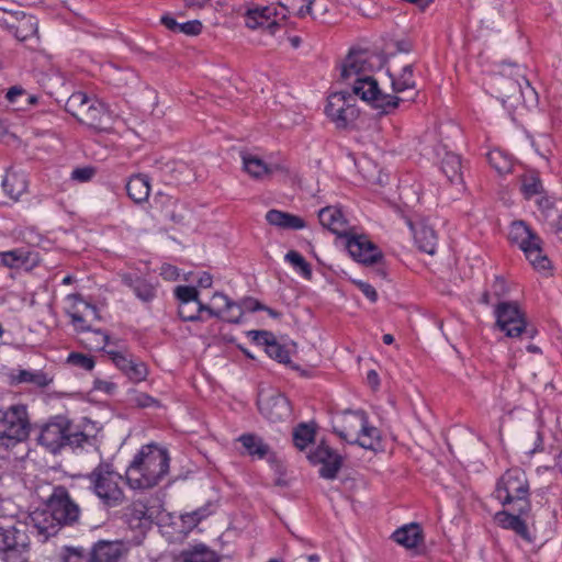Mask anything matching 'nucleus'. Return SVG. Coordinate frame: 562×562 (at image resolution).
I'll use <instances>...</instances> for the list:
<instances>
[{
  "instance_id": "1",
  "label": "nucleus",
  "mask_w": 562,
  "mask_h": 562,
  "mask_svg": "<svg viewBox=\"0 0 562 562\" xmlns=\"http://www.w3.org/2000/svg\"><path fill=\"white\" fill-rule=\"evenodd\" d=\"M372 70L373 65L367 52L351 50L342 63L340 76L352 86L353 94L381 110L382 114H389L397 108L401 99L382 93L376 80L371 76Z\"/></svg>"
},
{
  "instance_id": "2",
  "label": "nucleus",
  "mask_w": 562,
  "mask_h": 562,
  "mask_svg": "<svg viewBox=\"0 0 562 562\" xmlns=\"http://www.w3.org/2000/svg\"><path fill=\"white\" fill-rule=\"evenodd\" d=\"M169 460L166 449L156 445L142 447L125 471L126 483L134 490L154 487L168 473Z\"/></svg>"
},
{
  "instance_id": "3",
  "label": "nucleus",
  "mask_w": 562,
  "mask_h": 562,
  "mask_svg": "<svg viewBox=\"0 0 562 562\" xmlns=\"http://www.w3.org/2000/svg\"><path fill=\"white\" fill-rule=\"evenodd\" d=\"M93 438L81 431H75L72 423L65 416H55L42 426L37 441L52 453L59 452L65 447L82 448L91 443Z\"/></svg>"
},
{
  "instance_id": "4",
  "label": "nucleus",
  "mask_w": 562,
  "mask_h": 562,
  "mask_svg": "<svg viewBox=\"0 0 562 562\" xmlns=\"http://www.w3.org/2000/svg\"><path fill=\"white\" fill-rule=\"evenodd\" d=\"M494 496L499 503L517 513H530L529 484L525 471L507 470L497 481Z\"/></svg>"
},
{
  "instance_id": "5",
  "label": "nucleus",
  "mask_w": 562,
  "mask_h": 562,
  "mask_svg": "<svg viewBox=\"0 0 562 562\" xmlns=\"http://www.w3.org/2000/svg\"><path fill=\"white\" fill-rule=\"evenodd\" d=\"M90 490L106 507H117L125 501L123 476L108 462L99 463L87 476Z\"/></svg>"
},
{
  "instance_id": "6",
  "label": "nucleus",
  "mask_w": 562,
  "mask_h": 562,
  "mask_svg": "<svg viewBox=\"0 0 562 562\" xmlns=\"http://www.w3.org/2000/svg\"><path fill=\"white\" fill-rule=\"evenodd\" d=\"M31 432L27 406L12 404L0 407V447L12 448L25 441Z\"/></svg>"
},
{
  "instance_id": "7",
  "label": "nucleus",
  "mask_w": 562,
  "mask_h": 562,
  "mask_svg": "<svg viewBox=\"0 0 562 562\" xmlns=\"http://www.w3.org/2000/svg\"><path fill=\"white\" fill-rule=\"evenodd\" d=\"M27 525L14 516H0V552L4 562H21L29 546Z\"/></svg>"
},
{
  "instance_id": "8",
  "label": "nucleus",
  "mask_w": 562,
  "mask_h": 562,
  "mask_svg": "<svg viewBox=\"0 0 562 562\" xmlns=\"http://www.w3.org/2000/svg\"><path fill=\"white\" fill-rule=\"evenodd\" d=\"M508 238L517 244L526 258L537 270H548L551 267L549 258L543 254L542 240L522 221L513 222Z\"/></svg>"
},
{
  "instance_id": "9",
  "label": "nucleus",
  "mask_w": 562,
  "mask_h": 562,
  "mask_svg": "<svg viewBox=\"0 0 562 562\" xmlns=\"http://www.w3.org/2000/svg\"><path fill=\"white\" fill-rule=\"evenodd\" d=\"M494 315L496 327L507 337L517 338L524 334L529 338L535 336L536 330L528 326L525 313L517 302L504 301L497 303Z\"/></svg>"
},
{
  "instance_id": "10",
  "label": "nucleus",
  "mask_w": 562,
  "mask_h": 562,
  "mask_svg": "<svg viewBox=\"0 0 562 562\" xmlns=\"http://www.w3.org/2000/svg\"><path fill=\"white\" fill-rule=\"evenodd\" d=\"M65 109L80 123L92 127L102 128L105 106L95 98L88 97L82 91L74 92L66 101Z\"/></svg>"
},
{
  "instance_id": "11",
  "label": "nucleus",
  "mask_w": 562,
  "mask_h": 562,
  "mask_svg": "<svg viewBox=\"0 0 562 562\" xmlns=\"http://www.w3.org/2000/svg\"><path fill=\"white\" fill-rule=\"evenodd\" d=\"M325 114L336 128L346 130L353 126L360 111L356 106L355 98L346 92L331 93L327 99Z\"/></svg>"
},
{
  "instance_id": "12",
  "label": "nucleus",
  "mask_w": 562,
  "mask_h": 562,
  "mask_svg": "<svg viewBox=\"0 0 562 562\" xmlns=\"http://www.w3.org/2000/svg\"><path fill=\"white\" fill-rule=\"evenodd\" d=\"M160 508L156 499L138 498L124 509V519L131 529H145L158 518Z\"/></svg>"
},
{
  "instance_id": "13",
  "label": "nucleus",
  "mask_w": 562,
  "mask_h": 562,
  "mask_svg": "<svg viewBox=\"0 0 562 562\" xmlns=\"http://www.w3.org/2000/svg\"><path fill=\"white\" fill-rule=\"evenodd\" d=\"M46 504L52 509L61 526H71L78 521L80 516L79 506L71 499L64 486H56L49 495Z\"/></svg>"
},
{
  "instance_id": "14",
  "label": "nucleus",
  "mask_w": 562,
  "mask_h": 562,
  "mask_svg": "<svg viewBox=\"0 0 562 562\" xmlns=\"http://www.w3.org/2000/svg\"><path fill=\"white\" fill-rule=\"evenodd\" d=\"M346 248L349 255L358 262L363 265H374L382 260L383 254L379 247L372 243L366 235L345 236Z\"/></svg>"
},
{
  "instance_id": "15",
  "label": "nucleus",
  "mask_w": 562,
  "mask_h": 562,
  "mask_svg": "<svg viewBox=\"0 0 562 562\" xmlns=\"http://www.w3.org/2000/svg\"><path fill=\"white\" fill-rule=\"evenodd\" d=\"M258 407L260 413L273 423L289 419L292 413L289 400L278 392L270 395L260 394Z\"/></svg>"
},
{
  "instance_id": "16",
  "label": "nucleus",
  "mask_w": 562,
  "mask_h": 562,
  "mask_svg": "<svg viewBox=\"0 0 562 562\" xmlns=\"http://www.w3.org/2000/svg\"><path fill=\"white\" fill-rule=\"evenodd\" d=\"M308 459L313 463L322 464L319 475L327 480H334L342 465L341 456L325 443L318 445L311 451Z\"/></svg>"
},
{
  "instance_id": "17",
  "label": "nucleus",
  "mask_w": 562,
  "mask_h": 562,
  "mask_svg": "<svg viewBox=\"0 0 562 562\" xmlns=\"http://www.w3.org/2000/svg\"><path fill=\"white\" fill-rule=\"evenodd\" d=\"M281 11L274 5L249 9L246 12V26L249 29L266 27L274 34L280 25Z\"/></svg>"
},
{
  "instance_id": "18",
  "label": "nucleus",
  "mask_w": 562,
  "mask_h": 562,
  "mask_svg": "<svg viewBox=\"0 0 562 562\" xmlns=\"http://www.w3.org/2000/svg\"><path fill=\"white\" fill-rule=\"evenodd\" d=\"M30 524L37 531L38 536L43 537L44 541L57 535L63 527L60 520L56 518L47 504H45L44 508L36 509L30 514Z\"/></svg>"
},
{
  "instance_id": "19",
  "label": "nucleus",
  "mask_w": 562,
  "mask_h": 562,
  "mask_svg": "<svg viewBox=\"0 0 562 562\" xmlns=\"http://www.w3.org/2000/svg\"><path fill=\"white\" fill-rule=\"evenodd\" d=\"M508 74H512V70L508 71ZM506 75L507 70L504 69L503 74L496 78V85L501 99H510L516 94H520L522 98H525L526 92H535V90L530 87L529 81L524 75L519 74V71H516L517 77L514 79L507 77Z\"/></svg>"
},
{
  "instance_id": "20",
  "label": "nucleus",
  "mask_w": 562,
  "mask_h": 562,
  "mask_svg": "<svg viewBox=\"0 0 562 562\" xmlns=\"http://www.w3.org/2000/svg\"><path fill=\"white\" fill-rule=\"evenodd\" d=\"M528 515L529 513H517L507 507V509L496 513L494 519L502 528L510 529L527 542H531L532 539L525 519Z\"/></svg>"
},
{
  "instance_id": "21",
  "label": "nucleus",
  "mask_w": 562,
  "mask_h": 562,
  "mask_svg": "<svg viewBox=\"0 0 562 562\" xmlns=\"http://www.w3.org/2000/svg\"><path fill=\"white\" fill-rule=\"evenodd\" d=\"M367 416L363 411L345 412L341 425L335 426L334 430L340 438L350 443L361 431L366 424Z\"/></svg>"
},
{
  "instance_id": "22",
  "label": "nucleus",
  "mask_w": 562,
  "mask_h": 562,
  "mask_svg": "<svg viewBox=\"0 0 562 562\" xmlns=\"http://www.w3.org/2000/svg\"><path fill=\"white\" fill-rule=\"evenodd\" d=\"M318 220L321 225L338 236H347L348 223L340 209L326 206L319 210Z\"/></svg>"
},
{
  "instance_id": "23",
  "label": "nucleus",
  "mask_w": 562,
  "mask_h": 562,
  "mask_svg": "<svg viewBox=\"0 0 562 562\" xmlns=\"http://www.w3.org/2000/svg\"><path fill=\"white\" fill-rule=\"evenodd\" d=\"M175 562H220V555L203 543L182 550Z\"/></svg>"
},
{
  "instance_id": "24",
  "label": "nucleus",
  "mask_w": 562,
  "mask_h": 562,
  "mask_svg": "<svg viewBox=\"0 0 562 562\" xmlns=\"http://www.w3.org/2000/svg\"><path fill=\"white\" fill-rule=\"evenodd\" d=\"M123 555L121 542L100 541L91 552V562H120Z\"/></svg>"
},
{
  "instance_id": "25",
  "label": "nucleus",
  "mask_w": 562,
  "mask_h": 562,
  "mask_svg": "<svg viewBox=\"0 0 562 562\" xmlns=\"http://www.w3.org/2000/svg\"><path fill=\"white\" fill-rule=\"evenodd\" d=\"M408 225L414 233L417 247L428 255H434L437 247V235L434 228L425 224L416 227L412 222H408Z\"/></svg>"
},
{
  "instance_id": "26",
  "label": "nucleus",
  "mask_w": 562,
  "mask_h": 562,
  "mask_svg": "<svg viewBox=\"0 0 562 562\" xmlns=\"http://www.w3.org/2000/svg\"><path fill=\"white\" fill-rule=\"evenodd\" d=\"M266 220L270 225L284 229H302L306 226L302 217L279 210L268 211Z\"/></svg>"
},
{
  "instance_id": "27",
  "label": "nucleus",
  "mask_w": 562,
  "mask_h": 562,
  "mask_svg": "<svg viewBox=\"0 0 562 562\" xmlns=\"http://www.w3.org/2000/svg\"><path fill=\"white\" fill-rule=\"evenodd\" d=\"M4 193L13 200H18L27 189V181L23 173L8 170L2 179Z\"/></svg>"
},
{
  "instance_id": "28",
  "label": "nucleus",
  "mask_w": 562,
  "mask_h": 562,
  "mask_svg": "<svg viewBox=\"0 0 562 562\" xmlns=\"http://www.w3.org/2000/svg\"><path fill=\"white\" fill-rule=\"evenodd\" d=\"M10 32L20 42H25L37 35V20L33 15L23 14L15 24L9 25Z\"/></svg>"
},
{
  "instance_id": "29",
  "label": "nucleus",
  "mask_w": 562,
  "mask_h": 562,
  "mask_svg": "<svg viewBox=\"0 0 562 562\" xmlns=\"http://www.w3.org/2000/svg\"><path fill=\"white\" fill-rule=\"evenodd\" d=\"M122 282L131 288L135 295L144 302L151 301L156 295L154 285L137 276L131 273L122 274Z\"/></svg>"
},
{
  "instance_id": "30",
  "label": "nucleus",
  "mask_w": 562,
  "mask_h": 562,
  "mask_svg": "<svg viewBox=\"0 0 562 562\" xmlns=\"http://www.w3.org/2000/svg\"><path fill=\"white\" fill-rule=\"evenodd\" d=\"M215 311L220 312V316L223 312H227L225 319L229 323H239L243 316L241 307L236 302L232 301L227 295L216 292L212 297Z\"/></svg>"
},
{
  "instance_id": "31",
  "label": "nucleus",
  "mask_w": 562,
  "mask_h": 562,
  "mask_svg": "<svg viewBox=\"0 0 562 562\" xmlns=\"http://www.w3.org/2000/svg\"><path fill=\"white\" fill-rule=\"evenodd\" d=\"M128 196L136 203L145 202L150 192L149 179L145 175H136L130 178L126 183Z\"/></svg>"
},
{
  "instance_id": "32",
  "label": "nucleus",
  "mask_w": 562,
  "mask_h": 562,
  "mask_svg": "<svg viewBox=\"0 0 562 562\" xmlns=\"http://www.w3.org/2000/svg\"><path fill=\"white\" fill-rule=\"evenodd\" d=\"M392 538L395 542L407 549L416 548L423 540L422 530L416 524L398 528L393 532Z\"/></svg>"
},
{
  "instance_id": "33",
  "label": "nucleus",
  "mask_w": 562,
  "mask_h": 562,
  "mask_svg": "<svg viewBox=\"0 0 562 562\" xmlns=\"http://www.w3.org/2000/svg\"><path fill=\"white\" fill-rule=\"evenodd\" d=\"M460 156L447 151L441 159V170L451 183H463Z\"/></svg>"
},
{
  "instance_id": "34",
  "label": "nucleus",
  "mask_w": 562,
  "mask_h": 562,
  "mask_svg": "<svg viewBox=\"0 0 562 562\" xmlns=\"http://www.w3.org/2000/svg\"><path fill=\"white\" fill-rule=\"evenodd\" d=\"M244 170L252 178L262 179L273 172V168L269 167L263 160L255 155L241 153Z\"/></svg>"
},
{
  "instance_id": "35",
  "label": "nucleus",
  "mask_w": 562,
  "mask_h": 562,
  "mask_svg": "<svg viewBox=\"0 0 562 562\" xmlns=\"http://www.w3.org/2000/svg\"><path fill=\"white\" fill-rule=\"evenodd\" d=\"M312 4L311 0H279L281 19L284 20L290 14L305 18L312 13Z\"/></svg>"
},
{
  "instance_id": "36",
  "label": "nucleus",
  "mask_w": 562,
  "mask_h": 562,
  "mask_svg": "<svg viewBox=\"0 0 562 562\" xmlns=\"http://www.w3.org/2000/svg\"><path fill=\"white\" fill-rule=\"evenodd\" d=\"M381 435L380 430L373 426H370L368 418L362 427L361 431L350 443H358L360 447L368 450H376L380 446Z\"/></svg>"
},
{
  "instance_id": "37",
  "label": "nucleus",
  "mask_w": 562,
  "mask_h": 562,
  "mask_svg": "<svg viewBox=\"0 0 562 562\" xmlns=\"http://www.w3.org/2000/svg\"><path fill=\"white\" fill-rule=\"evenodd\" d=\"M207 312L211 317H220V312L206 304H179L178 314L186 322L200 319L201 312Z\"/></svg>"
},
{
  "instance_id": "38",
  "label": "nucleus",
  "mask_w": 562,
  "mask_h": 562,
  "mask_svg": "<svg viewBox=\"0 0 562 562\" xmlns=\"http://www.w3.org/2000/svg\"><path fill=\"white\" fill-rule=\"evenodd\" d=\"M12 381L14 383H31L38 387H45L53 382V379L49 378L45 372L40 370H19L16 374L12 375Z\"/></svg>"
},
{
  "instance_id": "39",
  "label": "nucleus",
  "mask_w": 562,
  "mask_h": 562,
  "mask_svg": "<svg viewBox=\"0 0 562 562\" xmlns=\"http://www.w3.org/2000/svg\"><path fill=\"white\" fill-rule=\"evenodd\" d=\"M239 441L246 449L248 454L257 457L259 459L265 458L269 453V446L262 441L261 438L255 435H243L239 437Z\"/></svg>"
},
{
  "instance_id": "40",
  "label": "nucleus",
  "mask_w": 562,
  "mask_h": 562,
  "mask_svg": "<svg viewBox=\"0 0 562 562\" xmlns=\"http://www.w3.org/2000/svg\"><path fill=\"white\" fill-rule=\"evenodd\" d=\"M390 77L392 80V87L395 92H403L407 89L415 88V80L413 78V66L405 65L402 68L401 74L395 75L389 69Z\"/></svg>"
},
{
  "instance_id": "41",
  "label": "nucleus",
  "mask_w": 562,
  "mask_h": 562,
  "mask_svg": "<svg viewBox=\"0 0 562 562\" xmlns=\"http://www.w3.org/2000/svg\"><path fill=\"white\" fill-rule=\"evenodd\" d=\"M67 315L71 319V324L74 325L77 331L89 333L91 327L89 325V315H86L82 307L75 303L71 310L67 311Z\"/></svg>"
},
{
  "instance_id": "42",
  "label": "nucleus",
  "mask_w": 562,
  "mask_h": 562,
  "mask_svg": "<svg viewBox=\"0 0 562 562\" xmlns=\"http://www.w3.org/2000/svg\"><path fill=\"white\" fill-rule=\"evenodd\" d=\"M27 261V254L22 249H14L0 252V266L7 268H19Z\"/></svg>"
},
{
  "instance_id": "43",
  "label": "nucleus",
  "mask_w": 562,
  "mask_h": 562,
  "mask_svg": "<svg viewBox=\"0 0 562 562\" xmlns=\"http://www.w3.org/2000/svg\"><path fill=\"white\" fill-rule=\"evenodd\" d=\"M490 165L501 175L512 170V160L501 150H492L487 154Z\"/></svg>"
},
{
  "instance_id": "44",
  "label": "nucleus",
  "mask_w": 562,
  "mask_h": 562,
  "mask_svg": "<svg viewBox=\"0 0 562 562\" xmlns=\"http://www.w3.org/2000/svg\"><path fill=\"white\" fill-rule=\"evenodd\" d=\"M175 295L179 304H203L199 299V291L194 286L178 285L175 289Z\"/></svg>"
},
{
  "instance_id": "45",
  "label": "nucleus",
  "mask_w": 562,
  "mask_h": 562,
  "mask_svg": "<svg viewBox=\"0 0 562 562\" xmlns=\"http://www.w3.org/2000/svg\"><path fill=\"white\" fill-rule=\"evenodd\" d=\"M314 439V430L305 424L299 425L293 432V442L300 450L305 449Z\"/></svg>"
},
{
  "instance_id": "46",
  "label": "nucleus",
  "mask_w": 562,
  "mask_h": 562,
  "mask_svg": "<svg viewBox=\"0 0 562 562\" xmlns=\"http://www.w3.org/2000/svg\"><path fill=\"white\" fill-rule=\"evenodd\" d=\"M285 260L291 263L293 268L296 269L304 278L310 279L312 277L311 267L300 252L290 250L285 255Z\"/></svg>"
},
{
  "instance_id": "47",
  "label": "nucleus",
  "mask_w": 562,
  "mask_h": 562,
  "mask_svg": "<svg viewBox=\"0 0 562 562\" xmlns=\"http://www.w3.org/2000/svg\"><path fill=\"white\" fill-rule=\"evenodd\" d=\"M106 353L110 356L113 363L125 374L127 371V368L131 367L133 361L135 360L132 355L115 350V349H108Z\"/></svg>"
},
{
  "instance_id": "48",
  "label": "nucleus",
  "mask_w": 562,
  "mask_h": 562,
  "mask_svg": "<svg viewBox=\"0 0 562 562\" xmlns=\"http://www.w3.org/2000/svg\"><path fill=\"white\" fill-rule=\"evenodd\" d=\"M88 337L85 339L87 346L91 349L104 350L109 345L110 337L102 330H90Z\"/></svg>"
},
{
  "instance_id": "49",
  "label": "nucleus",
  "mask_w": 562,
  "mask_h": 562,
  "mask_svg": "<svg viewBox=\"0 0 562 562\" xmlns=\"http://www.w3.org/2000/svg\"><path fill=\"white\" fill-rule=\"evenodd\" d=\"M148 374L147 366L139 360H134L127 368L125 375L133 382L138 383L146 379Z\"/></svg>"
},
{
  "instance_id": "50",
  "label": "nucleus",
  "mask_w": 562,
  "mask_h": 562,
  "mask_svg": "<svg viewBox=\"0 0 562 562\" xmlns=\"http://www.w3.org/2000/svg\"><path fill=\"white\" fill-rule=\"evenodd\" d=\"M541 181L536 176H525L521 180V191L527 199L540 193Z\"/></svg>"
},
{
  "instance_id": "51",
  "label": "nucleus",
  "mask_w": 562,
  "mask_h": 562,
  "mask_svg": "<svg viewBox=\"0 0 562 562\" xmlns=\"http://www.w3.org/2000/svg\"><path fill=\"white\" fill-rule=\"evenodd\" d=\"M67 362L86 371L92 370L95 364L92 357L79 352H71L67 358Z\"/></svg>"
},
{
  "instance_id": "52",
  "label": "nucleus",
  "mask_w": 562,
  "mask_h": 562,
  "mask_svg": "<svg viewBox=\"0 0 562 562\" xmlns=\"http://www.w3.org/2000/svg\"><path fill=\"white\" fill-rule=\"evenodd\" d=\"M266 351L270 358L276 359L281 363L290 362L289 350L276 340L272 344H268Z\"/></svg>"
},
{
  "instance_id": "53",
  "label": "nucleus",
  "mask_w": 562,
  "mask_h": 562,
  "mask_svg": "<svg viewBox=\"0 0 562 562\" xmlns=\"http://www.w3.org/2000/svg\"><path fill=\"white\" fill-rule=\"evenodd\" d=\"M67 299L69 301H72L74 303H78L82 307L85 314L89 315V322L90 323L92 321H99L100 319V314H99L98 308L94 305L83 301V299L81 297L80 294H70V295L67 296Z\"/></svg>"
},
{
  "instance_id": "54",
  "label": "nucleus",
  "mask_w": 562,
  "mask_h": 562,
  "mask_svg": "<svg viewBox=\"0 0 562 562\" xmlns=\"http://www.w3.org/2000/svg\"><path fill=\"white\" fill-rule=\"evenodd\" d=\"M205 516L206 514L204 509H198L181 515V521L183 524L182 531H189L193 529Z\"/></svg>"
},
{
  "instance_id": "55",
  "label": "nucleus",
  "mask_w": 562,
  "mask_h": 562,
  "mask_svg": "<svg viewBox=\"0 0 562 562\" xmlns=\"http://www.w3.org/2000/svg\"><path fill=\"white\" fill-rule=\"evenodd\" d=\"M202 31V23L199 20H192L184 23H178L177 33H183L186 35H199Z\"/></svg>"
},
{
  "instance_id": "56",
  "label": "nucleus",
  "mask_w": 562,
  "mask_h": 562,
  "mask_svg": "<svg viewBox=\"0 0 562 562\" xmlns=\"http://www.w3.org/2000/svg\"><path fill=\"white\" fill-rule=\"evenodd\" d=\"M132 402L137 407L146 408L159 406V402L146 393H137L133 396Z\"/></svg>"
},
{
  "instance_id": "57",
  "label": "nucleus",
  "mask_w": 562,
  "mask_h": 562,
  "mask_svg": "<svg viewBox=\"0 0 562 562\" xmlns=\"http://www.w3.org/2000/svg\"><path fill=\"white\" fill-rule=\"evenodd\" d=\"M248 336L258 344L265 345L266 349L268 348V344H272L276 339L270 331L267 330H249Z\"/></svg>"
},
{
  "instance_id": "58",
  "label": "nucleus",
  "mask_w": 562,
  "mask_h": 562,
  "mask_svg": "<svg viewBox=\"0 0 562 562\" xmlns=\"http://www.w3.org/2000/svg\"><path fill=\"white\" fill-rule=\"evenodd\" d=\"M94 173H95V170L92 167L76 168L71 172V179L79 181V182H87L92 179Z\"/></svg>"
},
{
  "instance_id": "59",
  "label": "nucleus",
  "mask_w": 562,
  "mask_h": 562,
  "mask_svg": "<svg viewBox=\"0 0 562 562\" xmlns=\"http://www.w3.org/2000/svg\"><path fill=\"white\" fill-rule=\"evenodd\" d=\"M491 290H492L494 299L498 300V299L505 296L508 292V289H507V284H506V281L504 280V278L496 276L491 285Z\"/></svg>"
},
{
  "instance_id": "60",
  "label": "nucleus",
  "mask_w": 562,
  "mask_h": 562,
  "mask_svg": "<svg viewBox=\"0 0 562 562\" xmlns=\"http://www.w3.org/2000/svg\"><path fill=\"white\" fill-rule=\"evenodd\" d=\"M356 284L363 295H366L371 302L374 303L378 300V293L371 284L363 281H358Z\"/></svg>"
},
{
  "instance_id": "61",
  "label": "nucleus",
  "mask_w": 562,
  "mask_h": 562,
  "mask_svg": "<svg viewBox=\"0 0 562 562\" xmlns=\"http://www.w3.org/2000/svg\"><path fill=\"white\" fill-rule=\"evenodd\" d=\"M237 305L241 307L243 313L244 311L255 312L265 310V306H262L258 301L251 297L243 300L240 303H237Z\"/></svg>"
},
{
  "instance_id": "62",
  "label": "nucleus",
  "mask_w": 562,
  "mask_h": 562,
  "mask_svg": "<svg viewBox=\"0 0 562 562\" xmlns=\"http://www.w3.org/2000/svg\"><path fill=\"white\" fill-rule=\"evenodd\" d=\"M64 562H82V554L78 549H66V553L64 554Z\"/></svg>"
},
{
  "instance_id": "63",
  "label": "nucleus",
  "mask_w": 562,
  "mask_h": 562,
  "mask_svg": "<svg viewBox=\"0 0 562 562\" xmlns=\"http://www.w3.org/2000/svg\"><path fill=\"white\" fill-rule=\"evenodd\" d=\"M160 22L164 26H166L168 30L177 33L178 30V22L176 19L169 14H165L161 16Z\"/></svg>"
},
{
  "instance_id": "64",
  "label": "nucleus",
  "mask_w": 562,
  "mask_h": 562,
  "mask_svg": "<svg viewBox=\"0 0 562 562\" xmlns=\"http://www.w3.org/2000/svg\"><path fill=\"white\" fill-rule=\"evenodd\" d=\"M213 278L209 272H202L198 279V285L203 289H209L212 286Z\"/></svg>"
}]
</instances>
